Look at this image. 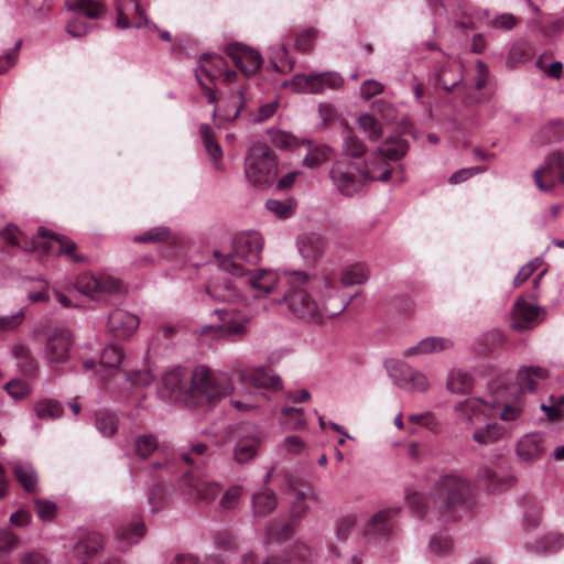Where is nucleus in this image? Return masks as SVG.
<instances>
[{"label":"nucleus","mask_w":564,"mask_h":564,"mask_svg":"<svg viewBox=\"0 0 564 564\" xmlns=\"http://www.w3.org/2000/svg\"><path fill=\"white\" fill-rule=\"evenodd\" d=\"M455 411L458 412L470 426H475L486 419L495 417L498 408L480 398H469L458 402L455 405Z\"/></svg>","instance_id":"15"},{"label":"nucleus","mask_w":564,"mask_h":564,"mask_svg":"<svg viewBox=\"0 0 564 564\" xmlns=\"http://www.w3.org/2000/svg\"><path fill=\"white\" fill-rule=\"evenodd\" d=\"M341 148L343 155L346 158H360L367 151L364 141L352 133H348L344 137Z\"/></svg>","instance_id":"49"},{"label":"nucleus","mask_w":564,"mask_h":564,"mask_svg":"<svg viewBox=\"0 0 564 564\" xmlns=\"http://www.w3.org/2000/svg\"><path fill=\"white\" fill-rule=\"evenodd\" d=\"M77 290L97 301H107L109 296L122 292V284L110 276L97 278L93 274H82L76 281Z\"/></svg>","instance_id":"8"},{"label":"nucleus","mask_w":564,"mask_h":564,"mask_svg":"<svg viewBox=\"0 0 564 564\" xmlns=\"http://www.w3.org/2000/svg\"><path fill=\"white\" fill-rule=\"evenodd\" d=\"M13 473L24 488L29 492H33L37 488V474L33 466L29 463L15 462L13 464Z\"/></svg>","instance_id":"40"},{"label":"nucleus","mask_w":564,"mask_h":564,"mask_svg":"<svg viewBox=\"0 0 564 564\" xmlns=\"http://www.w3.org/2000/svg\"><path fill=\"white\" fill-rule=\"evenodd\" d=\"M360 129L367 133L370 140H378L382 134V127L378 120L369 113L361 115L358 118Z\"/></svg>","instance_id":"53"},{"label":"nucleus","mask_w":564,"mask_h":564,"mask_svg":"<svg viewBox=\"0 0 564 564\" xmlns=\"http://www.w3.org/2000/svg\"><path fill=\"white\" fill-rule=\"evenodd\" d=\"M232 390L227 375L215 372L206 366L194 369L189 388L186 391L187 401L191 404L203 402H217Z\"/></svg>","instance_id":"4"},{"label":"nucleus","mask_w":564,"mask_h":564,"mask_svg":"<svg viewBox=\"0 0 564 564\" xmlns=\"http://www.w3.org/2000/svg\"><path fill=\"white\" fill-rule=\"evenodd\" d=\"M301 149L306 153L303 158V165L308 169H317L323 163L330 160L332 150L325 144L313 143L311 140L303 139Z\"/></svg>","instance_id":"28"},{"label":"nucleus","mask_w":564,"mask_h":564,"mask_svg":"<svg viewBox=\"0 0 564 564\" xmlns=\"http://www.w3.org/2000/svg\"><path fill=\"white\" fill-rule=\"evenodd\" d=\"M535 186L543 193H551L556 183L564 184V153L550 154L545 164L533 173Z\"/></svg>","instance_id":"10"},{"label":"nucleus","mask_w":564,"mask_h":564,"mask_svg":"<svg viewBox=\"0 0 564 564\" xmlns=\"http://www.w3.org/2000/svg\"><path fill=\"white\" fill-rule=\"evenodd\" d=\"M358 171L364 177L365 183L387 182L392 172L389 161L382 154H379L378 149L365 161Z\"/></svg>","instance_id":"25"},{"label":"nucleus","mask_w":564,"mask_h":564,"mask_svg":"<svg viewBox=\"0 0 564 564\" xmlns=\"http://www.w3.org/2000/svg\"><path fill=\"white\" fill-rule=\"evenodd\" d=\"M386 368L390 375V377L395 381V383L400 387H408L409 377L413 370L404 361L398 359H390L386 361Z\"/></svg>","instance_id":"44"},{"label":"nucleus","mask_w":564,"mask_h":564,"mask_svg":"<svg viewBox=\"0 0 564 564\" xmlns=\"http://www.w3.org/2000/svg\"><path fill=\"white\" fill-rule=\"evenodd\" d=\"M24 313L22 310L12 315L0 316V333L14 332L22 324Z\"/></svg>","instance_id":"63"},{"label":"nucleus","mask_w":564,"mask_h":564,"mask_svg":"<svg viewBox=\"0 0 564 564\" xmlns=\"http://www.w3.org/2000/svg\"><path fill=\"white\" fill-rule=\"evenodd\" d=\"M544 318V310L520 297L513 304L510 326L514 330H528L538 326Z\"/></svg>","instance_id":"12"},{"label":"nucleus","mask_w":564,"mask_h":564,"mask_svg":"<svg viewBox=\"0 0 564 564\" xmlns=\"http://www.w3.org/2000/svg\"><path fill=\"white\" fill-rule=\"evenodd\" d=\"M118 417L106 410L97 411L95 414V426L100 434L112 437L118 430Z\"/></svg>","instance_id":"43"},{"label":"nucleus","mask_w":564,"mask_h":564,"mask_svg":"<svg viewBox=\"0 0 564 564\" xmlns=\"http://www.w3.org/2000/svg\"><path fill=\"white\" fill-rule=\"evenodd\" d=\"M267 400H268V398L264 393H256V394L248 393L246 395L245 401L232 400L231 404L238 410L249 411V410L261 406L262 403L265 402Z\"/></svg>","instance_id":"59"},{"label":"nucleus","mask_w":564,"mask_h":564,"mask_svg":"<svg viewBox=\"0 0 564 564\" xmlns=\"http://www.w3.org/2000/svg\"><path fill=\"white\" fill-rule=\"evenodd\" d=\"M245 106L243 94L241 90L232 91L228 97L226 116L229 119H236Z\"/></svg>","instance_id":"61"},{"label":"nucleus","mask_w":564,"mask_h":564,"mask_svg":"<svg viewBox=\"0 0 564 564\" xmlns=\"http://www.w3.org/2000/svg\"><path fill=\"white\" fill-rule=\"evenodd\" d=\"M140 319L122 308L113 310L107 321L108 332L117 339L130 338L138 329Z\"/></svg>","instance_id":"20"},{"label":"nucleus","mask_w":564,"mask_h":564,"mask_svg":"<svg viewBox=\"0 0 564 564\" xmlns=\"http://www.w3.org/2000/svg\"><path fill=\"white\" fill-rule=\"evenodd\" d=\"M505 434L506 429L501 424L490 422L485 426L476 429L473 433V440L478 444L488 445L499 441Z\"/></svg>","instance_id":"39"},{"label":"nucleus","mask_w":564,"mask_h":564,"mask_svg":"<svg viewBox=\"0 0 564 564\" xmlns=\"http://www.w3.org/2000/svg\"><path fill=\"white\" fill-rule=\"evenodd\" d=\"M185 380L186 373L182 368H175L171 371H167L162 378V387L166 390V392L174 398H180L182 395L186 397L185 389Z\"/></svg>","instance_id":"32"},{"label":"nucleus","mask_w":564,"mask_h":564,"mask_svg":"<svg viewBox=\"0 0 564 564\" xmlns=\"http://www.w3.org/2000/svg\"><path fill=\"white\" fill-rule=\"evenodd\" d=\"M541 410L550 421L560 420L564 414V395H550L547 401L541 403Z\"/></svg>","instance_id":"50"},{"label":"nucleus","mask_w":564,"mask_h":564,"mask_svg":"<svg viewBox=\"0 0 564 564\" xmlns=\"http://www.w3.org/2000/svg\"><path fill=\"white\" fill-rule=\"evenodd\" d=\"M453 347V341L446 337L431 336L423 338L416 345L403 350V357H416L430 354H438Z\"/></svg>","instance_id":"26"},{"label":"nucleus","mask_w":564,"mask_h":564,"mask_svg":"<svg viewBox=\"0 0 564 564\" xmlns=\"http://www.w3.org/2000/svg\"><path fill=\"white\" fill-rule=\"evenodd\" d=\"M228 53L237 67L247 76L256 74L262 65L260 53L246 45L232 44L228 47Z\"/></svg>","instance_id":"24"},{"label":"nucleus","mask_w":564,"mask_h":564,"mask_svg":"<svg viewBox=\"0 0 564 564\" xmlns=\"http://www.w3.org/2000/svg\"><path fill=\"white\" fill-rule=\"evenodd\" d=\"M182 488L189 499L205 502L214 500L220 491L219 484L194 474L184 475Z\"/></svg>","instance_id":"16"},{"label":"nucleus","mask_w":564,"mask_h":564,"mask_svg":"<svg viewBox=\"0 0 564 564\" xmlns=\"http://www.w3.org/2000/svg\"><path fill=\"white\" fill-rule=\"evenodd\" d=\"M214 314L218 317L219 328L227 336H242L248 332L250 316L235 308H217Z\"/></svg>","instance_id":"21"},{"label":"nucleus","mask_w":564,"mask_h":564,"mask_svg":"<svg viewBox=\"0 0 564 564\" xmlns=\"http://www.w3.org/2000/svg\"><path fill=\"white\" fill-rule=\"evenodd\" d=\"M65 6L75 12V17L67 22L66 31L74 37L86 35L94 28L86 19H98L104 13V6L98 0H66Z\"/></svg>","instance_id":"6"},{"label":"nucleus","mask_w":564,"mask_h":564,"mask_svg":"<svg viewBox=\"0 0 564 564\" xmlns=\"http://www.w3.org/2000/svg\"><path fill=\"white\" fill-rule=\"evenodd\" d=\"M278 173V158L269 145L256 143L249 148L245 159V176L251 185L258 188L270 186Z\"/></svg>","instance_id":"5"},{"label":"nucleus","mask_w":564,"mask_h":564,"mask_svg":"<svg viewBox=\"0 0 564 564\" xmlns=\"http://www.w3.org/2000/svg\"><path fill=\"white\" fill-rule=\"evenodd\" d=\"M546 452V443L542 434L529 433L519 438L516 445L518 459L524 464H533Z\"/></svg>","instance_id":"22"},{"label":"nucleus","mask_w":564,"mask_h":564,"mask_svg":"<svg viewBox=\"0 0 564 564\" xmlns=\"http://www.w3.org/2000/svg\"><path fill=\"white\" fill-rule=\"evenodd\" d=\"M536 66L549 77L560 78L562 75V63L560 61L552 62L547 55L540 56L536 61Z\"/></svg>","instance_id":"56"},{"label":"nucleus","mask_w":564,"mask_h":564,"mask_svg":"<svg viewBox=\"0 0 564 564\" xmlns=\"http://www.w3.org/2000/svg\"><path fill=\"white\" fill-rule=\"evenodd\" d=\"M302 140L303 139H299L296 135H294L288 131L275 130V131L271 132L272 143L276 148L282 149V150L295 151L297 149H301Z\"/></svg>","instance_id":"46"},{"label":"nucleus","mask_w":564,"mask_h":564,"mask_svg":"<svg viewBox=\"0 0 564 564\" xmlns=\"http://www.w3.org/2000/svg\"><path fill=\"white\" fill-rule=\"evenodd\" d=\"M453 547L452 540L448 535L440 533L432 536L430 541V552L434 555L442 556L447 554Z\"/></svg>","instance_id":"55"},{"label":"nucleus","mask_w":564,"mask_h":564,"mask_svg":"<svg viewBox=\"0 0 564 564\" xmlns=\"http://www.w3.org/2000/svg\"><path fill=\"white\" fill-rule=\"evenodd\" d=\"M547 370L541 367H528L519 370L517 383L521 392H531L535 388L536 380L547 377Z\"/></svg>","instance_id":"36"},{"label":"nucleus","mask_w":564,"mask_h":564,"mask_svg":"<svg viewBox=\"0 0 564 564\" xmlns=\"http://www.w3.org/2000/svg\"><path fill=\"white\" fill-rule=\"evenodd\" d=\"M117 26L124 29L156 28L154 24L150 25L145 11L139 0H118Z\"/></svg>","instance_id":"14"},{"label":"nucleus","mask_w":564,"mask_h":564,"mask_svg":"<svg viewBox=\"0 0 564 564\" xmlns=\"http://www.w3.org/2000/svg\"><path fill=\"white\" fill-rule=\"evenodd\" d=\"M133 449L137 456L140 458H147L159 449V442L155 436L151 434H143L134 440Z\"/></svg>","instance_id":"48"},{"label":"nucleus","mask_w":564,"mask_h":564,"mask_svg":"<svg viewBox=\"0 0 564 564\" xmlns=\"http://www.w3.org/2000/svg\"><path fill=\"white\" fill-rule=\"evenodd\" d=\"M223 273L225 272L223 271ZM207 293L215 300L223 302H231L238 297L237 286L225 274L209 282Z\"/></svg>","instance_id":"30"},{"label":"nucleus","mask_w":564,"mask_h":564,"mask_svg":"<svg viewBox=\"0 0 564 564\" xmlns=\"http://www.w3.org/2000/svg\"><path fill=\"white\" fill-rule=\"evenodd\" d=\"M40 237L35 241L34 248L41 250L43 253L58 257L61 254H67L75 261H80L82 258L75 254L76 243L65 237L48 236L45 230L39 231Z\"/></svg>","instance_id":"19"},{"label":"nucleus","mask_w":564,"mask_h":564,"mask_svg":"<svg viewBox=\"0 0 564 564\" xmlns=\"http://www.w3.org/2000/svg\"><path fill=\"white\" fill-rule=\"evenodd\" d=\"M446 387L452 393L464 394L471 390L473 379L465 371L453 370L448 375Z\"/></svg>","instance_id":"42"},{"label":"nucleus","mask_w":564,"mask_h":564,"mask_svg":"<svg viewBox=\"0 0 564 564\" xmlns=\"http://www.w3.org/2000/svg\"><path fill=\"white\" fill-rule=\"evenodd\" d=\"M199 135L202 138L206 152L208 153L210 160L213 161L214 167L218 171L221 170L220 161L223 159V150L215 139V132L208 124H200Z\"/></svg>","instance_id":"33"},{"label":"nucleus","mask_w":564,"mask_h":564,"mask_svg":"<svg viewBox=\"0 0 564 564\" xmlns=\"http://www.w3.org/2000/svg\"><path fill=\"white\" fill-rule=\"evenodd\" d=\"M35 413L39 419L51 420L56 419L63 414V406L57 401L43 400L34 405Z\"/></svg>","instance_id":"51"},{"label":"nucleus","mask_w":564,"mask_h":564,"mask_svg":"<svg viewBox=\"0 0 564 564\" xmlns=\"http://www.w3.org/2000/svg\"><path fill=\"white\" fill-rule=\"evenodd\" d=\"M307 501L318 502L319 500L312 490L297 492L292 505L291 517L294 519L302 518L310 508Z\"/></svg>","instance_id":"47"},{"label":"nucleus","mask_w":564,"mask_h":564,"mask_svg":"<svg viewBox=\"0 0 564 564\" xmlns=\"http://www.w3.org/2000/svg\"><path fill=\"white\" fill-rule=\"evenodd\" d=\"M354 166L344 162L333 164L329 175L335 187L345 196L359 194L366 185L364 177L358 172L356 175Z\"/></svg>","instance_id":"11"},{"label":"nucleus","mask_w":564,"mask_h":564,"mask_svg":"<svg viewBox=\"0 0 564 564\" xmlns=\"http://www.w3.org/2000/svg\"><path fill=\"white\" fill-rule=\"evenodd\" d=\"M295 554L297 556L295 561L281 560L278 556H268L261 564H306L305 558L310 555V550L301 545L296 547Z\"/></svg>","instance_id":"64"},{"label":"nucleus","mask_w":564,"mask_h":564,"mask_svg":"<svg viewBox=\"0 0 564 564\" xmlns=\"http://www.w3.org/2000/svg\"><path fill=\"white\" fill-rule=\"evenodd\" d=\"M281 424L286 430H303L306 426L304 412L300 408H284L281 411Z\"/></svg>","instance_id":"45"},{"label":"nucleus","mask_w":564,"mask_h":564,"mask_svg":"<svg viewBox=\"0 0 564 564\" xmlns=\"http://www.w3.org/2000/svg\"><path fill=\"white\" fill-rule=\"evenodd\" d=\"M4 389L7 390L8 394L15 400L24 399L31 393V386L29 382L20 379H13L9 381L4 386Z\"/></svg>","instance_id":"58"},{"label":"nucleus","mask_w":564,"mask_h":564,"mask_svg":"<svg viewBox=\"0 0 564 564\" xmlns=\"http://www.w3.org/2000/svg\"><path fill=\"white\" fill-rule=\"evenodd\" d=\"M462 65L457 62H452L445 67L441 68L437 74V83L446 91H451L463 80Z\"/></svg>","instance_id":"38"},{"label":"nucleus","mask_w":564,"mask_h":564,"mask_svg":"<svg viewBox=\"0 0 564 564\" xmlns=\"http://www.w3.org/2000/svg\"><path fill=\"white\" fill-rule=\"evenodd\" d=\"M278 506L275 492L269 488H262L251 497L252 513L257 518L267 517L272 513Z\"/></svg>","instance_id":"29"},{"label":"nucleus","mask_w":564,"mask_h":564,"mask_svg":"<svg viewBox=\"0 0 564 564\" xmlns=\"http://www.w3.org/2000/svg\"><path fill=\"white\" fill-rule=\"evenodd\" d=\"M248 380L257 388L278 391L282 389V379L279 375L267 371L263 368L254 369L248 377Z\"/></svg>","instance_id":"37"},{"label":"nucleus","mask_w":564,"mask_h":564,"mask_svg":"<svg viewBox=\"0 0 564 564\" xmlns=\"http://www.w3.org/2000/svg\"><path fill=\"white\" fill-rule=\"evenodd\" d=\"M357 519L355 516H347L343 518L336 527V536L338 541H346L349 536H351L356 531Z\"/></svg>","instance_id":"57"},{"label":"nucleus","mask_w":564,"mask_h":564,"mask_svg":"<svg viewBox=\"0 0 564 564\" xmlns=\"http://www.w3.org/2000/svg\"><path fill=\"white\" fill-rule=\"evenodd\" d=\"M399 508H387L376 512L367 522L364 530L366 535L368 534H380L387 535L393 524V519L398 516Z\"/></svg>","instance_id":"27"},{"label":"nucleus","mask_w":564,"mask_h":564,"mask_svg":"<svg viewBox=\"0 0 564 564\" xmlns=\"http://www.w3.org/2000/svg\"><path fill=\"white\" fill-rule=\"evenodd\" d=\"M290 272H278L268 269H258L254 271L247 272L242 276L246 278L247 283L256 291L262 294H270L278 292L285 286L284 278Z\"/></svg>","instance_id":"13"},{"label":"nucleus","mask_w":564,"mask_h":564,"mask_svg":"<svg viewBox=\"0 0 564 564\" xmlns=\"http://www.w3.org/2000/svg\"><path fill=\"white\" fill-rule=\"evenodd\" d=\"M261 440L253 427H241L236 432L232 448L234 459L238 464L252 460L258 454Z\"/></svg>","instance_id":"17"},{"label":"nucleus","mask_w":564,"mask_h":564,"mask_svg":"<svg viewBox=\"0 0 564 564\" xmlns=\"http://www.w3.org/2000/svg\"><path fill=\"white\" fill-rule=\"evenodd\" d=\"M74 335L68 328H55L46 337L43 357L48 365H61L69 360Z\"/></svg>","instance_id":"9"},{"label":"nucleus","mask_w":564,"mask_h":564,"mask_svg":"<svg viewBox=\"0 0 564 564\" xmlns=\"http://www.w3.org/2000/svg\"><path fill=\"white\" fill-rule=\"evenodd\" d=\"M122 350L116 345L108 346L104 349L100 358V366L116 370L122 361Z\"/></svg>","instance_id":"54"},{"label":"nucleus","mask_w":564,"mask_h":564,"mask_svg":"<svg viewBox=\"0 0 564 564\" xmlns=\"http://www.w3.org/2000/svg\"><path fill=\"white\" fill-rule=\"evenodd\" d=\"M408 148L409 144L405 140L395 137L388 138L378 150L379 154H382L388 161H398L405 155Z\"/></svg>","instance_id":"41"},{"label":"nucleus","mask_w":564,"mask_h":564,"mask_svg":"<svg viewBox=\"0 0 564 564\" xmlns=\"http://www.w3.org/2000/svg\"><path fill=\"white\" fill-rule=\"evenodd\" d=\"M145 532V527L142 522H137L132 525H121L116 530V539L118 546L122 550L130 547L138 543Z\"/></svg>","instance_id":"34"},{"label":"nucleus","mask_w":564,"mask_h":564,"mask_svg":"<svg viewBox=\"0 0 564 564\" xmlns=\"http://www.w3.org/2000/svg\"><path fill=\"white\" fill-rule=\"evenodd\" d=\"M11 352L17 359L18 369L22 373L26 376H34L36 373L39 365L26 344L15 343L11 348Z\"/></svg>","instance_id":"31"},{"label":"nucleus","mask_w":564,"mask_h":564,"mask_svg":"<svg viewBox=\"0 0 564 564\" xmlns=\"http://www.w3.org/2000/svg\"><path fill=\"white\" fill-rule=\"evenodd\" d=\"M369 279V269L362 262L346 265L340 272V283L344 286L362 284Z\"/></svg>","instance_id":"35"},{"label":"nucleus","mask_w":564,"mask_h":564,"mask_svg":"<svg viewBox=\"0 0 564 564\" xmlns=\"http://www.w3.org/2000/svg\"><path fill=\"white\" fill-rule=\"evenodd\" d=\"M284 281V294L276 300V303L285 306L288 313L295 318L319 323L326 314L335 315L346 307V305H343L337 312L329 311L312 299L304 289L310 281L308 274L304 271H291L290 274L285 275Z\"/></svg>","instance_id":"1"},{"label":"nucleus","mask_w":564,"mask_h":564,"mask_svg":"<svg viewBox=\"0 0 564 564\" xmlns=\"http://www.w3.org/2000/svg\"><path fill=\"white\" fill-rule=\"evenodd\" d=\"M296 246L303 260L308 264H314L324 254L327 242L321 234L305 231L297 236Z\"/></svg>","instance_id":"23"},{"label":"nucleus","mask_w":564,"mask_h":564,"mask_svg":"<svg viewBox=\"0 0 564 564\" xmlns=\"http://www.w3.org/2000/svg\"><path fill=\"white\" fill-rule=\"evenodd\" d=\"M170 230L164 227H156L148 230L147 232L135 236V242L154 243L164 241L169 238Z\"/></svg>","instance_id":"60"},{"label":"nucleus","mask_w":564,"mask_h":564,"mask_svg":"<svg viewBox=\"0 0 564 564\" xmlns=\"http://www.w3.org/2000/svg\"><path fill=\"white\" fill-rule=\"evenodd\" d=\"M202 75H205L212 82L224 78L225 82H231L236 77L235 70H228L227 62L217 54H205L199 59V68L196 72V78L203 86Z\"/></svg>","instance_id":"18"},{"label":"nucleus","mask_w":564,"mask_h":564,"mask_svg":"<svg viewBox=\"0 0 564 564\" xmlns=\"http://www.w3.org/2000/svg\"><path fill=\"white\" fill-rule=\"evenodd\" d=\"M564 544V536L560 533L546 534L535 545V552L539 554H549L560 550Z\"/></svg>","instance_id":"52"},{"label":"nucleus","mask_w":564,"mask_h":564,"mask_svg":"<svg viewBox=\"0 0 564 564\" xmlns=\"http://www.w3.org/2000/svg\"><path fill=\"white\" fill-rule=\"evenodd\" d=\"M343 78L334 72L296 74L284 87L294 93L322 94L326 89H338L343 85Z\"/></svg>","instance_id":"7"},{"label":"nucleus","mask_w":564,"mask_h":564,"mask_svg":"<svg viewBox=\"0 0 564 564\" xmlns=\"http://www.w3.org/2000/svg\"><path fill=\"white\" fill-rule=\"evenodd\" d=\"M471 495V484L466 478L447 474L435 482L427 502L445 518L456 519L457 511L467 506Z\"/></svg>","instance_id":"2"},{"label":"nucleus","mask_w":564,"mask_h":564,"mask_svg":"<svg viewBox=\"0 0 564 564\" xmlns=\"http://www.w3.org/2000/svg\"><path fill=\"white\" fill-rule=\"evenodd\" d=\"M243 488L240 485L231 486L221 497L220 506L223 509H234L238 506L242 496Z\"/></svg>","instance_id":"62"},{"label":"nucleus","mask_w":564,"mask_h":564,"mask_svg":"<svg viewBox=\"0 0 564 564\" xmlns=\"http://www.w3.org/2000/svg\"><path fill=\"white\" fill-rule=\"evenodd\" d=\"M262 249V236L257 231H248L235 238L231 253L223 256L220 252H215V257L221 271L242 276L245 274L242 262L256 264L260 260Z\"/></svg>","instance_id":"3"}]
</instances>
